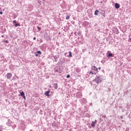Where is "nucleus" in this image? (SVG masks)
<instances>
[{
	"instance_id": "26",
	"label": "nucleus",
	"mask_w": 131,
	"mask_h": 131,
	"mask_svg": "<svg viewBox=\"0 0 131 131\" xmlns=\"http://www.w3.org/2000/svg\"><path fill=\"white\" fill-rule=\"evenodd\" d=\"M70 75H67V78H70Z\"/></svg>"
},
{
	"instance_id": "21",
	"label": "nucleus",
	"mask_w": 131,
	"mask_h": 131,
	"mask_svg": "<svg viewBox=\"0 0 131 131\" xmlns=\"http://www.w3.org/2000/svg\"><path fill=\"white\" fill-rule=\"evenodd\" d=\"M66 19V20H69V19H70V15L67 16Z\"/></svg>"
},
{
	"instance_id": "27",
	"label": "nucleus",
	"mask_w": 131,
	"mask_h": 131,
	"mask_svg": "<svg viewBox=\"0 0 131 131\" xmlns=\"http://www.w3.org/2000/svg\"><path fill=\"white\" fill-rule=\"evenodd\" d=\"M16 23H17V22L15 20H14L13 21V24L15 23V24Z\"/></svg>"
},
{
	"instance_id": "33",
	"label": "nucleus",
	"mask_w": 131,
	"mask_h": 131,
	"mask_svg": "<svg viewBox=\"0 0 131 131\" xmlns=\"http://www.w3.org/2000/svg\"><path fill=\"white\" fill-rule=\"evenodd\" d=\"M35 39H36V37H34L33 38V40H35Z\"/></svg>"
},
{
	"instance_id": "29",
	"label": "nucleus",
	"mask_w": 131,
	"mask_h": 131,
	"mask_svg": "<svg viewBox=\"0 0 131 131\" xmlns=\"http://www.w3.org/2000/svg\"><path fill=\"white\" fill-rule=\"evenodd\" d=\"M23 97V98H24V99H26V97H25V95H24V96H22Z\"/></svg>"
},
{
	"instance_id": "22",
	"label": "nucleus",
	"mask_w": 131,
	"mask_h": 131,
	"mask_svg": "<svg viewBox=\"0 0 131 131\" xmlns=\"http://www.w3.org/2000/svg\"><path fill=\"white\" fill-rule=\"evenodd\" d=\"M15 27H18L19 26V24H17V23L14 24Z\"/></svg>"
},
{
	"instance_id": "7",
	"label": "nucleus",
	"mask_w": 131,
	"mask_h": 131,
	"mask_svg": "<svg viewBox=\"0 0 131 131\" xmlns=\"http://www.w3.org/2000/svg\"><path fill=\"white\" fill-rule=\"evenodd\" d=\"M115 9H119L120 8V5L118 3H115Z\"/></svg>"
},
{
	"instance_id": "1",
	"label": "nucleus",
	"mask_w": 131,
	"mask_h": 131,
	"mask_svg": "<svg viewBox=\"0 0 131 131\" xmlns=\"http://www.w3.org/2000/svg\"><path fill=\"white\" fill-rule=\"evenodd\" d=\"M92 71H91L90 73L92 75L94 74H97L98 73V68L96 67V66H93L91 68Z\"/></svg>"
},
{
	"instance_id": "31",
	"label": "nucleus",
	"mask_w": 131,
	"mask_h": 131,
	"mask_svg": "<svg viewBox=\"0 0 131 131\" xmlns=\"http://www.w3.org/2000/svg\"><path fill=\"white\" fill-rule=\"evenodd\" d=\"M0 15H3V12L2 11H0Z\"/></svg>"
},
{
	"instance_id": "10",
	"label": "nucleus",
	"mask_w": 131,
	"mask_h": 131,
	"mask_svg": "<svg viewBox=\"0 0 131 131\" xmlns=\"http://www.w3.org/2000/svg\"><path fill=\"white\" fill-rule=\"evenodd\" d=\"M53 88L57 90V89H58V84H57V83H54L53 84Z\"/></svg>"
},
{
	"instance_id": "30",
	"label": "nucleus",
	"mask_w": 131,
	"mask_h": 131,
	"mask_svg": "<svg viewBox=\"0 0 131 131\" xmlns=\"http://www.w3.org/2000/svg\"><path fill=\"white\" fill-rule=\"evenodd\" d=\"M120 118H121V119H123V116H120Z\"/></svg>"
},
{
	"instance_id": "23",
	"label": "nucleus",
	"mask_w": 131,
	"mask_h": 131,
	"mask_svg": "<svg viewBox=\"0 0 131 131\" xmlns=\"http://www.w3.org/2000/svg\"><path fill=\"white\" fill-rule=\"evenodd\" d=\"M77 34H78V35H79V36H80V35H81V32H78L77 33Z\"/></svg>"
},
{
	"instance_id": "8",
	"label": "nucleus",
	"mask_w": 131,
	"mask_h": 131,
	"mask_svg": "<svg viewBox=\"0 0 131 131\" xmlns=\"http://www.w3.org/2000/svg\"><path fill=\"white\" fill-rule=\"evenodd\" d=\"M11 123H12V121H11L10 119H8V122L6 123L7 125L8 126H11Z\"/></svg>"
},
{
	"instance_id": "20",
	"label": "nucleus",
	"mask_w": 131,
	"mask_h": 131,
	"mask_svg": "<svg viewBox=\"0 0 131 131\" xmlns=\"http://www.w3.org/2000/svg\"><path fill=\"white\" fill-rule=\"evenodd\" d=\"M36 53H37V54L38 55H41V54H42L41 51H40V50H39V51L36 52Z\"/></svg>"
},
{
	"instance_id": "6",
	"label": "nucleus",
	"mask_w": 131,
	"mask_h": 131,
	"mask_svg": "<svg viewBox=\"0 0 131 131\" xmlns=\"http://www.w3.org/2000/svg\"><path fill=\"white\" fill-rule=\"evenodd\" d=\"M96 122H97V120H95V121H92V123L91 124L92 127H95V126H96Z\"/></svg>"
},
{
	"instance_id": "14",
	"label": "nucleus",
	"mask_w": 131,
	"mask_h": 131,
	"mask_svg": "<svg viewBox=\"0 0 131 131\" xmlns=\"http://www.w3.org/2000/svg\"><path fill=\"white\" fill-rule=\"evenodd\" d=\"M80 102H82V103H86V99H85V98H83L80 100Z\"/></svg>"
},
{
	"instance_id": "15",
	"label": "nucleus",
	"mask_w": 131,
	"mask_h": 131,
	"mask_svg": "<svg viewBox=\"0 0 131 131\" xmlns=\"http://www.w3.org/2000/svg\"><path fill=\"white\" fill-rule=\"evenodd\" d=\"M4 129H5V126L0 125V131H3Z\"/></svg>"
},
{
	"instance_id": "25",
	"label": "nucleus",
	"mask_w": 131,
	"mask_h": 131,
	"mask_svg": "<svg viewBox=\"0 0 131 131\" xmlns=\"http://www.w3.org/2000/svg\"><path fill=\"white\" fill-rule=\"evenodd\" d=\"M35 56H36V57H37L38 56V53H37V52L35 53Z\"/></svg>"
},
{
	"instance_id": "16",
	"label": "nucleus",
	"mask_w": 131,
	"mask_h": 131,
	"mask_svg": "<svg viewBox=\"0 0 131 131\" xmlns=\"http://www.w3.org/2000/svg\"><path fill=\"white\" fill-rule=\"evenodd\" d=\"M98 13H99V10H96L94 12V15H95V16H98Z\"/></svg>"
},
{
	"instance_id": "24",
	"label": "nucleus",
	"mask_w": 131,
	"mask_h": 131,
	"mask_svg": "<svg viewBox=\"0 0 131 131\" xmlns=\"http://www.w3.org/2000/svg\"><path fill=\"white\" fill-rule=\"evenodd\" d=\"M37 28L38 30H41V28L39 27H37Z\"/></svg>"
},
{
	"instance_id": "19",
	"label": "nucleus",
	"mask_w": 131,
	"mask_h": 131,
	"mask_svg": "<svg viewBox=\"0 0 131 131\" xmlns=\"http://www.w3.org/2000/svg\"><path fill=\"white\" fill-rule=\"evenodd\" d=\"M107 57H113V53H109L108 54Z\"/></svg>"
},
{
	"instance_id": "18",
	"label": "nucleus",
	"mask_w": 131,
	"mask_h": 131,
	"mask_svg": "<svg viewBox=\"0 0 131 131\" xmlns=\"http://www.w3.org/2000/svg\"><path fill=\"white\" fill-rule=\"evenodd\" d=\"M20 94L21 97H23L24 96H25V93L23 91L20 92Z\"/></svg>"
},
{
	"instance_id": "3",
	"label": "nucleus",
	"mask_w": 131,
	"mask_h": 131,
	"mask_svg": "<svg viewBox=\"0 0 131 131\" xmlns=\"http://www.w3.org/2000/svg\"><path fill=\"white\" fill-rule=\"evenodd\" d=\"M12 76H13V75L12 74V73H7L6 75L7 79H10V78H12Z\"/></svg>"
},
{
	"instance_id": "17",
	"label": "nucleus",
	"mask_w": 131,
	"mask_h": 131,
	"mask_svg": "<svg viewBox=\"0 0 131 131\" xmlns=\"http://www.w3.org/2000/svg\"><path fill=\"white\" fill-rule=\"evenodd\" d=\"M105 14H106V13H105V11H103V12L101 13V15L103 16V18H105Z\"/></svg>"
},
{
	"instance_id": "5",
	"label": "nucleus",
	"mask_w": 131,
	"mask_h": 131,
	"mask_svg": "<svg viewBox=\"0 0 131 131\" xmlns=\"http://www.w3.org/2000/svg\"><path fill=\"white\" fill-rule=\"evenodd\" d=\"M82 97V94L81 93L79 92L78 93H76V98H81Z\"/></svg>"
},
{
	"instance_id": "11",
	"label": "nucleus",
	"mask_w": 131,
	"mask_h": 131,
	"mask_svg": "<svg viewBox=\"0 0 131 131\" xmlns=\"http://www.w3.org/2000/svg\"><path fill=\"white\" fill-rule=\"evenodd\" d=\"M54 71L55 72H58V73H60V72H59V67H55Z\"/></svg>"
},
{
	"instance_id": "13",
	"label": "nucleus",
	"mask_w": 131,
	"mask_h": 131,
	"mask_svg": "<svg viewBox=\"0 0 131 131\" xmlns=\"http://www.w3.org/2000/svg\"><path fill=\"white\" fill-rule=\"evenodd\" d=\"M53 58H54V60H55V62H57L58 59L59 58V56H53Z\"/></svg>"
},
{
	"instance_id": "9",
	"label": "nucleus",
	"mask_w": 131,
	"mask_h": 131,
	"mask_svg": "<svg viewBox=\"0 0 131 131\" xmlns=\"http://www.w3.org/2000/svg\"><path fill=\"white\" fill-rule=\"evenodd\" d=\"M51 91H47L45 93V96H46L47 97H50V93Z\"/></svg>"
},
{
	"instance_id": "32",
	"label": "nucleus",
	"mask_w": 131,
	"mask_h": 131,
	"mask_svg": "<svg viewBox=\"0 0 131 131\" xmlns=\"http://www.w3.org/2000/svg\"><path fill=\"white\" fill-rule=\"evenodd\" d=\"M1 37H2L3 38H4V37H5V36H4V35H2L1 36Z\"/></svg>"
},
{
	"instance_id": "34",
	"label": "nucleus",
	"mask_w": 131,
	"mask_h": 131,
	"mask_svg": "<svg viewBox=\"0 0 131 131\" xmlns=\"http://www.w3.org/2000/svg\"><path fill=\"white\" fill-rule=\"evenodd\" d=\"M98 70H101V67H99V68H98Z\"/></svg>"
},
{
	"instance_id": "4",
	"label": "nucleus",
	"mask_w": 131,
	"mask_h": 131,
	"mask_svg": "<svg viewBox=\"0 0 131 131\" xmlns=\"http://www.w3.org/2000/svg\"><path fill=\"white\" fill-rule=\"evenodd\" d=\"M67 53H65L64 54V56L65 57H69V58H72V53L71 52V51H69V56L66 55Z\"/></svg>"
},
{
	"instance_id": "2",
	"label": "nucleus",
	"mask_w": 131,
	"mask_h": 131,
	"mask_svg": "<svg viewBox=\"0 0 131 131\" xmlns=\"http://www.w3.org/2000/svg\"><path fill=\"white\" fill-rule=\"evenodd\" d=\"M96 82V83L99 84L100 82H102V79L101 78V76H97L93 80Z\"/></svg>"
},
{
	"instance_id": "12",
	"label": "nucleus",
	"mask_w": 131,
	"mask_h": 131,
	"mask_svg": "<svg viewBox=\"0 0 131 131\" xmlns=\"http://www.w3.org/2000/svg\"><path fill=\"white\" fill-rule=\"evenodd\" d=\"M88 25H89V23H88V21H84L83 23V26H84V27H86Z\"/></svg>"
},
{
	"instance_id": "28",
	"label": "nucleus",
	"mask_w": 131,
	"mask_h": 131,
	"mask_svg": "<svg viewBox=\"0 0 131 131\" xmlns=\"http://www.w3.org/2000/svg\"><path fill=\"white\" fill-rule=\"evenodd\" d=\"M5 42H6V43H7L9 42V41H8V40H5Z\"/></svg>"
}]
</instances>
